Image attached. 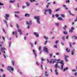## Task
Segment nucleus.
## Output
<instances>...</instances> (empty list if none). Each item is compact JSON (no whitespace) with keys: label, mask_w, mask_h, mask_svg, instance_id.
<instances>
[{"label":"nucleus","mask_w":77,"mask_h":77,"mask_svg":"<svg viewBox=\"0 0 77 77\" xmlns=\"http://www.w3.org/2000/svg\"><path fill=\"white\" fill-rule=\"evenodd\" d=\"M36 1V0H30V1L31 3H32V2H34Z\"/></svg>","instance_id":"a878e982"},{"label":"nucleus","mask_w":77,"mask_h":77,"mask_svg":"<svg viewBox=\"0 0 77 77\" xmlns=\"http://www.w3.org/2000/svg\"><path fill=\"white\" fill-rule=\"evenodd\" d=\"M54 48H57V45H54Z\"/></svg>","instance_id":"4c0bfd02"},{"label":"nucleus","mask_w":77,"mask_h":77,"mask_svg":"<svg viewBox=\"0 0 77 77\" xmlns=\"http://www.w3.org/2000/svg\"><path fill=\"white\" fill-rule=\"evenodd\" d=\"M2 30H3V31L5 33H6L4 29H2Z\"/></svg>","instance_id":"c03bdc74"},{"label":"nucleus","mask_w":77,"mask_h":77,"mask_svg":"<svg viewBox=\"0 0 77 77\" xmlns=\"http://www.w3.org/2000/svg\"><path fill=\"white\" fill-rule=\"evenodd\" d=\"M47 61L48 63L49 62V61L48 59H47Z\"/></svg>","instance_id":"338daca9"},{"label":"nucleus","mask_w":77,"mask_h":77,"mask_svg":"<svg viewBox=\"0 0 77 77\" xmlns=\"http://www.w3.org/2000/svg\"><path fill=\"white\" fill-rule=\"evenodd\" d=\"M17 7L18 8H19L20 7V6H19V4L18 3H17Z\"/></svg>","instance_id":"603ef678"},{"label":"nucleus","mask_w":77,"mask_h":77,"mask_svg":"<svg viewBox=\"0 0 77 77\" xmlns=\"http://www.w3.org/2000/svg\"><path fill=\"white\" fill-rule=\"evenodd\" d=\"M69 57V56H66L65 57V60L66 62H67L68 61V60L67 59L68 57Z\"/></svg>","instance_id":"6e6552de"},{"label":"nucleus","mask_w":77,"mask_h":77,"mask_svg":"<svg viewBox=\"0 0 77 77\" xmlns=\"http://www.w3.org/2000/svg\"><path fill=\"white\" fill-rule=\"evenodd\" d=\"M69 69V68L68 67H66V68H64V69L63 70V71L65 72L66 70H67Z\"/></svg>","instance_id":"aec40b11"},{"label":"nucleus","mask_w":77,"mask_h":77,"mask_svg":"<svg viewBox=\"0 0 77 77\" xmlns=\"http://www.w3.org/2000/svg\"><path fill=\"white\" fill-rule=\"evenodd\" d=\"M57 64H55V66H54V67L56 69H57Z\"/></svg>","instance_id":"cd10ccee"},{"label":"nucleus","mask_w":77,"mask_h":77,"mask_svg":"<svg viewBox=\"0 0 77 77\" xmlns=\"http://www.w3.org/2000/svg\"><path fill=\"white\" fill-rule=\"evenodd\" d=\"M60 63L63 65H64V63H63V61L62 60H61L60 61Z\"/></svg>","instance_id":"2eb2a0df"},{"label":"nucleus","mask_w":77,"mask_h":77,"mask_svg":"<svg viewBox=\"0 0 77 77\" xmlns=\"http://www.w3.org/2000/svg\"><path fill=\"white\" fill-rule=\"evenodd\" d=\"M19 73L20 75H22V74H23V73L21 72H19Z\"/></svg>","instance_id":"e2e57ef3"},{"label":"nucleus","mask_w":77,"mask_h":77,"mask_svg":"<svg viewBox=\"0 0 77 77\" xmlns=\"http://www.w3.org/2000/svg\"><path fill=\"white\" fill-rule=\"evenodd\" d=\"M53 55V54L51 53L50 54H49V58H51L52 57V56Z\"/></svg>","instance_id":"5701e85b"},{"label":"nucleus","mask_w":77,"mask_h":77,"mask_svg":"<svg viewBox=\"0 0 77 77\" xmlns=\"http://www.w3.org/2000/svg\"><path fill=\"white\" fill-rule=\"evenodd\" d=\"M26 24L28 25H31L32 24V20H30L29 23L28 22H26Z\"/></svg>","instance_id":"39448f33"},{"label":"nucleus","mask_w":77,"mask_h":77,"mask_svg":"<svg viewBox=\"0 0 77 77\" xmlns=\"http://www.w3.org/2000/svg\"><path fill=\"white\" fill-rule=\"evenodd\" d=\"M34 19H37L36 21L37 22L38 24H40V22H39L40 17L39 16H34Z\"/></svg>","instance_id":"f257e3e1"},{"label":"nucleus","mask_w":77,"mask_h":77,"mask_svg":"<svg viewBox=\"0 0 77 77\" xmlns=\"http://www.w3.org/2000/svg\"><path fill=\"white\" fill-rule=\"evenodd\" d=\"M77 73L76 72L74 74V75L75 76H77Z\"/></svg>","instance_id":"5fc2aeb1"},{"label":"nucleus","mask_w":77,"mask_h":77,"mask_svg":"<svg viewBox=\"0 0 77 77\" xmlns=\"http://www.w3.org/2000/svg\"><path fill=\"white\" fill-rule=\"evenodd\" d=\"M11 44H12V42H10V44H9V47H11Z\"/></svg>","instance_id":"49530a36"},{"label":"nucleus","mask_w":77,"mask_h":77,"mask_svg":"<svg viewBox=\"0 0 77 77\" xmlns=\"http://www.w3.org/2000/svg\"><path fill=\"white\" fill-rule=\"evenodd\" d=\"M61 39H63V41H65V39H64V36H62V38H61Z\"/></svg>","instance_id":"c9c22d12"},{"label":"nucleus","mask_w":77,"mask_h":77,"mask_svg":"<svg viewBox=\"0 0 77 77\" xmlns=\"http://www.w3.org/2000/svg\"><path fill=\"white\" fill-rule=\"evenodd\" d=\"M69 32V33H72L73 32V31L72 30H70Z\"/></svg>","instance_id":"473e14b6"},{"label":"nucleus","mask_w":77,"mask_h":77,"mask_svg":"<svg viewBox=\"0 0 77 77\" xmlns=\"http://www.w3.org/2000/svg\"><path fill=\"white\" fill-rule=\"evenodd\" d=\"M3 56H4V57L5 58H6V56H5V54H3Z\"/></svg>","instance_id":"13d9d810"},{"label":"nucleus","mask_w":77,"mask_h":77,"mask_svg":"<svg viewBox=\"0 0 77 77\" xmlns=\"http://www.w3.org/2000/svg\"><path fill=\"white\" fill-rule=\"evenodd\" d=\"M68 11L69 12V14L70 15H72V16H74V14H71V11H69V10H68Z\"/></svg>","instance_id":"6ab92c4d"},{"label":"nucleus","mask_w":77,"mask_h":77,"mask_svg":"<svg viewBox=\"0 0 77 77\" xmlns=\"http://www.w3.org/2000/svg\"><path fill=\"white\" fill-rule=\"evenodd\" d=\"M43 37H44V38L45 39H46V40L48 39V37H46L45 36H43Z\"/></svg>","instance_id":"b1692460"},{"label":"nucleus","mask_w":77,"mask_h":77,"mask_svg":"<svg viewBox=\"0 0 77 77\" xmlns=\"http://www.w3.org/2000/svg\"><path fill=\"white\" fill-rule=\"evenodd\" d=\"M69 36H66V39H67L68 38Z\"/></svg>","instance_id":"052dcab7"},{"label":"nucleus","mask_w":77,"mask_h":77,"mask_svg":"<svg viewBox=\"0 0 77 77\" xmlns=\"http://www.w3.org/2000/svg\"><path fill=\"white\" fill-rule=\"evenodd\" d=\"M5 77V75L4 74H3V77Z\"/></svg>","instance_id":"774afa93"},{"label":"nucleus","mask_w":77,"mask_h":77,"mask_svg":"<svg viewBox=\"0 0 77 77\" xmlns=\"http://www.w3.org/2000/svg\"><path fill=\"white\" fill-rule=\"evenodd\" d=\"M47 40H46V41H45V43H44V45H46V43H47Z\"/></svg>","instance_id":"de8ad7c7"},{"label":"nucleus","mask_w":77,"mask_h":77,"mask_svg":"<svg viewBox=\"0 0 77 77\" xmlns=\"http://www.w3.org/2000/svg\"><path fill=\"white\" fill-rule=\"evenodd\" d=\"M41 49V46H39V48H38V51H40Z\"/></svg>","instance_id":"58836bf2"},{"label":"nucleus","mask_w":77,"mask_h":77,"mask_svg":"<svg viewBox=\"0 0 77 77\" xmlns=\"http://www.w3.org/2000/svg\"><path fill=\"white\" fill-rule=\"evenodd\" d=\"M55 17H56L58 18L59 17V15L58 14H56L55 15Z\"/></svg>","instance_id":"7c9ffc66"},{"label":"nucleus","mask_w":77,"mask_h":77,"mask_svg":"<svg viewBox=\"0 0 77 77\" xmlns=\"http://www.w3.org/2000/svg\"><path fill=\"white\" fill-rule=\"evenodd\" d=\"M61 17L63 18H64L65 17L64 15L63 14H61Z\"/></svg>","instance_id":"f704fd0d"},{"label":"nucleus","mask_w":77,"mask_h":77,"mask_svg":"<svg viewBox=\"0 0 77 77\" xmlns=\"http://www.w3.org/2000/svg\"><path fill=\"white\" fill-rule=\"evenodd\" d=\"M75 52V50H72L71 54L72 55H73L74 54V52Z\"/></svg>","instance_id":"4468645a"},{"label":"nucleus","mask_w":77,"mask_h":77,"mask_svg":"<svg viewBox=\"0 0 77 77\" xmlns=\"http://www.w3.org/2000/svg\"><path fill=\"white\" fill-rule=\"evenodd\" d=\"M5 16H4L5 19L6 20H8L9 19L8 18H9V14H5Z\"/></svg>","instance_id":"7ed1b4c3"},{"label":"nucleus","mask_w":77,"mask_h":77,"mask_svg":"<svg viewBox=\"0 0 77 77\" xmlns=\"http://www.w3.org/2000/svg\"><path fill=\"white\" fill-rule=\"evenodd\" d=\"M15 62V60H12V62H11V63H12V65L13 66H14V63Z\"/></svg>","instance_id":"412c9836"},{"label":"nucleus","mask_w":77,"mask_h":77,"mask_svg":"<svg viewBox=\"0 0 77 77\" xmlns=\"http://www.w3.org/2000/svg\"><path fill=\"white\" fill-rule=\"evenodd\" d=\"M4 21L5 23L6 24H7V21H6V20H4Z\"/></svg>","instance_id":"37998d69"},{"label":"nucleus","mask_w":77,"mask_h":77,"mask_svg":"<svg viewBox=\"0 0 77 77\" xmlns=\"http://www.w3.org/2000/svg\"><path fill=\"white\" fill-rule=\"evenodd\" d=\"M64 65H62V66H61V69H63V66Z\"/></svg>","instance_id":"6e6d98bb"},{"label":"nucleus","mask_w":77,"mask_h":77,"mask_svg":"<svg viewBox=\"0 0 77 77\" xmlns=\"http://www.w3.org/2000/svg\"><path fill=\"white\" fill-rule=\"evenodd\" d=\"M45 76L46 77H47L49 75L47 73V71H46L45 72Z\"/></svg>","instance_id":"9d476101"},{"label":"nucleus","mask_w":77,"mask_h":77,"mask_svg":"<svg viewBox=\"0 0 77 77\" xmlns=\"http://www.w3.org/2000/svg\"><path fill=\"white\" fill-rule=\"evenodd\" d=\"M48 11L49 12V14H51V13L52 12V10L51 9H48Z\"/></svg>","instance_id":"1a4fd4ad"},{"label":"nucleus","mask_w":77,"mask_h":77,"mask_svg":"<svg viewBox=\"0 0 77 77\" xmlns=\"http://www.w3.org/2000/svg\"><path fill=\"white\" fill-rule=\"evenodd\" d=\"M71 30H74V29L73 27H71Z\"/></svg>","instance_id":"09e8293b"},{"label":"nucleus","mask_w":77,"mask_h":77,"mask_svg":"<svg viewBox=\"0 0 77 77\" xmlns=\"http://www.w3.org/2000/svg\"><path fill=\"white\" fill-rule=\"evenodd\" d=\"M29 28H30V26L29 25H28L27 27V29H29Z\"/></svg>","instance_id":"4d7b16f0"},{"label":"nucleus","mask_w":77,"mask_h":77,"mask_svg":"<svg viewBox=\"0 0 77 77\" xmlns=\"http://www.w3.org/2000/svg\"><path fill=\"white\" fill-rule=\"evenodd\" d=\"M14 13H16V14H19L20 13V12H19V11H15L14 12Z\"/></svg>","instance_id":"e433bc0d"},{"label":"nucleus","mask_w":77,"mask_h":77,"mask_svg":"<svg viewBox=\"0 0 77 77\" xmlns=\"http://www.w3.org/2000/svg\"><path fill=\"white\" fill-rule=\"evenodd\" d=\"M18 31L19 32H21V30L20 29H18Z\"/></svg>","instance_id":"2f4dec72"},{"label":"nucleus","mask_w":77,"mask_h":77,"mask_svg":"<svg viewBox=\"0 0 77 77\" xmlns=\"http://www.w3.org/2000/svg\"><path fill=\"white\" fill-rule=\"evenodd\" d=\"M57 19L59 20H62L63 21V19H62V18L61 17H60V18H57Z\"/></svg>","instance_id":"393cba45"},{"label":"nucleus","mask_w":77,"mask_h":77,"mask_svg":"<svg viewBox=\"0 0 77 77\" xmlns=\"http://www.w3.org/2000/svg\"><path fill=\"white\" fill-rule=\"evenodd\" d=\"M12 34L13 35H15V32H12Z\"/></svg>","instance_id":"0e129e2a"},{"label":"nucleus","mask_w":77,"mask_h":77,"mask_svg":"<svg viewBox=\"0 0 77 77\" xmlns=\"http://www.w3.org/2000/svg\"><path fill=\"white\" fill-rule=\"evenodd\" d=\"M25 16V17H30V15L29 14H28L27 13H26Z\"/></svg>","instance_id":"f8f14e48"},{"label":"nucleus","mask_w":77,"mask_h":77,"mask_svg":"<svg viewBox=\"0 0 77 77\" xmlns=\"http://www.w3.org/2000/svg\"><path fill=\"white\" fill-rule=\"evenodd\" d=\"M15 17H16V18H19V16L18 15H17L16 14H15Z\"/></svg>","instance_id":"bb28decb"},{"label":"nucleus","mask_w":77,"mask_h":77,"mask_svg":"<svg viewBox=\"0 0 77 77\" xmlns=\"http://www.w3.org/2000/svg\"><path fill=\"white\" fill-rule=\"evenodd\" d=\"M76 71V70L75 69H73L72 70V72H75Z\"/></svg>","instance_id":"a18cd8bd"},{"label":"nucleus","mask_w":77,"mask_h":77,"mask_svg":"<svg viewBox=\"0 0 77 77\" xmlns=\"http://www.w3.org/2000/svg\"><path fill=\"white\" fill-rule=\"evenodd\" d=\"M59 42V41H56L55 42V43L56 44H57L58 43V42Z\"/></svg>","instance_id":"79ce46f5"},{"label":"nucleus","mask_w":77,"mask_h":77,"mask_svg":"<svg viewBox=\"0 0 77 77\" xmlns=\"http://www.w3.org/2000/svg\"><path fill=\"white\" fill-rule=\"evenodd\" d=\"M63 33L65 35H66L67 34V32H65L64 31L63 32Z\"/></svg>","instance_id":"a19ab883"},{"label":"nucleus","mask_w":77,"mask_h":77,"mask_svg":"<svg viewBox=\"0 0 77 77\" xmlns=\"http://www.w3.org/2000/svg\"><path fill=\"white\" fill-rule=\"evenodd\" d=\"M41 61H43L44 60H45L43 59V58H41Z\"/></svg>","instance_id":"ea45409f"},{"label":"nucleus","mask_w":77,"mask_h":77,"mask_svg":"<svg viewBox=\"0 0 77 77\" xmlns=\"http://www.w3.org/2000/svg\"><path fill=\"white\" fill-rule=\"evenodd\" d=\"M4 5L3 4H2L1 2H0V5Z\"/></svg>","instance_id":"864d4df0"},{"label":"nucleus","mask_w":77,"mask_h":77,"mask_svg":"<svg viewBox=\"0 0 77 77\" xmlns=\"http://www.w3.org/2000/svg\"><path fill=\"white\" fill-rule=\"evenodd\" d=\"M33 53L35 55V57H36V54L35 52H33Z\"/></svg>","instance_id":"c85d7f7f"},{"label":"nucleus","mask_w":77,"mask_h":77,"mask_svg":"<svg viewBox=\"0 0 77 77\" xmlns=\"http://www.w3.org/2000/svg\"><path fill=\"white\" fill-rule=\"evenodd\" d=\"M59 10H60V9L58 8V9L56 10V11H59Z\"/></svg>","instance_id":"3c124183"},{"label":"nucleus","mask_w":77,"mask_h":77,"mask_svg":"<svg viewBox=\"0 0 77 77\" xmlns=\"http://www.w3.org/2000/svg\"><path fill=\"white\" fill-rule=\"evenodd\" d=\"M26 6L27 7H28L30 5V3L29 2H26Z\"/></svg>","instance_id":"dca6fc26"},{"label":"nucleus","mask_w":77,"mask_h":77,"mask_svg":"<svg viewBox=\"0 0 77 77\" xmlns=\"http://www.w3.org/2000/svg\"><path fill=\"white\" fill-rule=\"evenodd\" d=\"M43 51L47 53V54H49V52H48V50L47 48L45 47L43 48Z\"/></svg>","instance_id":"20e7f679"},{"label":"nucleus","mask_w":77,"mask_h":77,"mask_svg":"<svg viewBox=\"0 0 77 77\" xmlns=\"http://www.w3.org/2000/svg\"><path fill=\"white\" fill-rule=\"evenodd\" d=\"M72 38L74 39H77V37L76 36H73Z\"/></svg>","instance_id":"f3484780"},{"label":"nucleus","mask_w":77,"mask_h":77,"mask_svg":"<svg viewBox=\"0 0 77 77\" xmlns=\"http://www.w3.org/2000/svg\"><path fill=\"white\" fill-rule=\"evenodd\" d=\"M15 2V0H13V1H12V0H10V3H13Z\"/></svg>","instance_id":"a211bd4d"},{"label":"nucleus","mask_w":77,"mask_h":77,"mask_svg":"<svg viewBox=\"0 0 77 77\" xmlns=\"http://www.w3.org/2000/svg\"><path fill=\"white\" fill-rule=\"evenodd\" d=\"M70 50L68 48H67L66 49V51L67 53H69L70 52Z\"/></svg>","instance_id":"9b49d317"},{"label":"nucleus","mask_w":77,"mask_h":77,"mask_svg":"<svg viewBox=\"0 0 77 77\" xmlns=\"http://www.w3.org/2000/svg\"><path fill=\"white\" fill-rule=\"evenodd\" d=\"M33 34L35 36H36L37 37H39V35L37 32H34Z\"/></svg>","instance_id":"423d86ee"},{"label":"nucleus","mask_w":77,"mask_h":77,"mask_svg":"<svg viewBox=\"0 0 77 77\" xmlns=\"http://www.w3.org/2000/svg\"><path fill=\"white\" fill-rule=\"evenodd\" d=\"M57 27H58V25H59V23H55Z\"/></svg>","instance_id":"c756f323"},{"label":"nucleus","mask_w":77,"mask_h":77,"mask_svg":"<svg viewBox=\"0 0 77 77\" xmlns=\"http://www.w3.org/2000/svg\"><path fill=\"white\" fill-rule=\"evenodd\" d=\"M25 8V6H23L22 7V9H24Z\"/></svg>","instance_id":"69168bd1"},{"label":"nucleus","mask_w":77,"mask_h":77,"mask_svg":"<svg viewBox=\"0 0 77 77\" xmlns=\"http://www.w3.org/2000/svg\"><path fill=\"white\" fill-rule=\"evenodd\" d=\"M51 61H53L52 63L54 64L56 62V60L55 59H51Z\"/></svg>","instance_id":"0eeeda50"},{"label":"nucleus","mask_w":77,"mask_h":77,"mask_svg":"<svg viewBox=\"0 0 77 77\" xmlns=\"http://www.w3.org/2000/svg\"><path fill=\"white\" fill-rule=\"evenodd\" d=\"M1 52H3V51L4 50H6V48H5L1 47Z\"/></svg>","instance_id":"ddd939ff"},{"label":"nucleus","mask_w":77,"mask_h":77,"mask_svg":"<svg viewBox=\"0 0 77 77\" xmlns=\"http://www.w3.org/2000/svg\"><path fill=\"white\" fill-rule=\"evenodd\" d=\"M52 62H53L51 60V61H49V63L50 64H51L52 63Z\"/></svg>","instance_id":"8fccbe9b"},{"label":"nucleus","mask_w":77,"mask_h":77,"mask_svg":"<svg viewBox=\"0 0 77 77\" xmlns=\"http://www.w3.org/2000/svg\"><path fill=\"white\" fill-rule=\"evenodd\" d=\"M55 71L56 75H58V72H57V69H55Z\"/></svg>","instance_id":"4be33fe9"},{"label":"nucleus","mask_w":77,"mask_h":77,"mask_svg":"<svg viewBox=\"0 0 77 77\" xmlns=\"http://www.w3.org/2000/svg\"><path fill=\"white\" fill-rule=\"evenodd\" d=\"M7 70L9 71L10 72L12 73L11 71H14V68L13 67H11V66H8L7 68Z\"/></svg>","instance_id":"f03ea898"},{"label":"nucleus","mask_w":77,"mask_h":77,"mask_svg":"<svg viewBox=\"0 0 77 77\" xmlns=\"http://www.w3.org/2000/svg\"><path fill=\"white\" fill-rule=\"evenodd\" d=\"M16 27H17V28L18 29L19 28V26L18 25V24H16Z\"/></svg>","instance_id":"72a5a7b5"},{"label":"nucleus","mask_w":77,"mask_h":77,"mask_svg":"<svg viewBox=\"0 0 77 77\" xmlns=\"http://www.w3.org/2000/svg\"><path fill=\"white\" fill-rule=\"evenodd\" d=\"M36 64H37V65H38V66H39V64H38V63L37 62L36 63Z\"/></svg>","instance_id":"680f3d73"},{"label":"nucleus","mask_w":77,"mask_h":77,"mask_svg":"<svg viewBox=\"0 0 77 77\" xmlns=\"http://www.w3.org/2000/svg\"><path fill=\"white\" fill-rule=\"evenodd\" d=\"M56 54L58 55H59V53H56Z\"/></svg>","instance_id":"bf43d9fd"}]
</instances>
